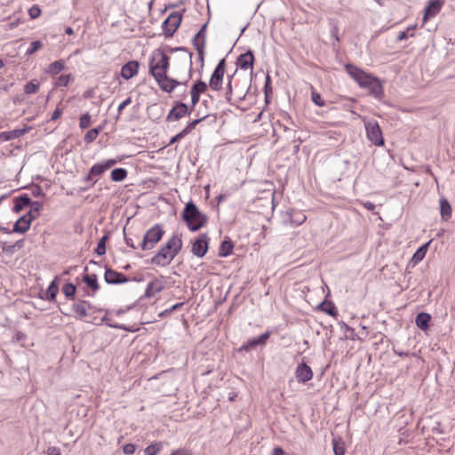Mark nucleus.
<instances>
[{"mask_svg": "<svg viewBox=\"0 0 455 455\" xmlns=\"http://www.w3.org/2000/svg\"><path fill=\"white\" fill-rule=\"evenodd\" d=\"M254 63V55L251 50L247 51L245 53L239 55L236 60V65L243 70L251 68Z\"/></svg>", "mask_w": 455, "mask_h": 455, "instance_id": "nucleus-19", "label": "nucleus"}, {"mask_svg": "<svg viewBox=\"0 0 455 455\" xmlns=\"http://www.w3.org/2000/svg\"><path fill=\"white\" fill-rule=\"evenodd\" d=\"M183 304H184L183 302L177 303V304L173 305L171 308L166 309L164 313H161L160 315H163L164 314H170L175 310H178L179 308H180L183 306Z\"/></svg>", "mask_w": 455, "mask_h": 455, "instance_id": "nucleus-55", "label": "nucleus"}, {"mask_svg": "<svg viewBox=\"0 0 455 455\" xmlns=\"http://www.w3.org/2000/svg\"><path fill=\"white\" fill-rule=\"evenodd\" d=\"M159 87L166 92H172L180 83L175 79L167 76V74L162 75L155 78Z\"/></svg>", "mask_w": 455, "mask_h": 455, "instance_id": "nucleus-14", "label": "nucleus"}, {"mask_svg": "<svg viewBox=\"0 0 455 455\" xmlns=\"http://www.w3.org/2000/svg\"><path fill=\"white\" fill-rule=\"evenodd\" d=\"M431 321V315L425 312H420L417 315L415 319V323L418 328L422 331H427L429 327V323Z\"/></svg>", "mask_w": 455, "mask_h": 455, "instance_id": "nucleus-23", "label": "nucleus"}, {"mask_svg": "<svg viewBox=\"0 0 455 455\" xmlns=\"http://www.w3.org/2000/svg\"><path fill=\"white\" fill-rule=\"evenodd\" d=\"M206 118V116L201 117V118H198V119H196L190 123L188 124V125L183 129L184 131H187V134H188L193 129H195V127L200 123L202 122L203 120H204Z\"/></svg>", "mask_w": 455, "mask_h": 455, "instance_id": "nucleus-46", "label": "nucleus"}, {"mask_svg": "<svg viewBox=\"0 0 455 455\" xmlns=\"http://www.w3.org/2000/svg\"><path fill=\"white\" fill-rule=\"evenodd\" d=\"M116 163H117V161L115 159H108L103 163H100V164H96L92 165L89 171L88 175L85 177L84 180L86 182L92 181V185H94L96 183L97 180H93V178L96 176L101 175L104 172L110 169Z\"/></svg>", "mask_w": 455, "mask_h": 455, "instance_id": "nucleus-8", "label": "nucleus"}, {"mask_svg": "<svg viewBox=\"0 0 455 455\" xmlns=\"http://www.w3.org/2000/svg\"><path fill=\"white\" fill-rule=\"evenodd\" d=\"M332 446H333L334 455H344L345 454V443L340 438L332 439Z\"/></svg>", "mask_w": 455, "mask_h": 455, "instance_id": "nucleus-36", "label": "nucleus"}, {"mask_svg": "<svg viewBox=\"0 0 455 455\" xmlns=\"http://www.w3.org/2000/svg\"><path fill=\"white\" fill-rule=\"evenodd\" d=\"M364 206L367 210L373 211L375 209V204L371 202H366Z\"/></svg>", "mask_w": 455, "mask_h": 455, "instance_id": "nucleus-63", "label": "nucleus"}, {"mask_svg": "<svg viewBox=\"0 0 455 455\" xmlns=\"http://www.w3.org/2000/svg\"><path fill=\"white\" fill-rule=\"evenodd\" d=\"M32 220H30L28 215L24 214L14 223L13 231L20 234L27 232L29 229Z\"/></svg>", "mask_w": 455, "mask_h": 455, "instance_id": "nucleus-21", "label": "nucleus"}, {"mask_svg": "<svg viewBox=\"0 0 455 455\" xmlns=\"http://www.w3.org/2000/svg\"><path fill=\"white\" fill-rule=\"evenodd\" d=\"M105 281L109 284H120L129 281V279L122 273L108 268L104 275Z\"/></svg>", "mask_w": 455, "mask_h": 455, "instance_id": "nucleus-13", "label": "nucleus"}, {"mask_svg": "<svg viewBox=\"0 0 455 455\" xmlns=\"http://www.w3.org/2000/svg\"><path fill=\"white\" fill-rule=\"evenodd\" d=\"M206 28L207 23L204 24L199 29V31L195 35L193 38V45H195V44H200L201 41H203L204 45H205Z\"/></svg>", "mask_w": 455, "mask_h": 455, "instance_id": "nucleus-37", "label": "nucleus"}, {"mask_svg": "<svg viewBox=\"0 0 455 455\" xmlns=\"http://www.w3.org/2000/svg\"><path fill=\"white\" fill-rule=\"evenodd\" d=\"M182 20V15L178 12H173L163 22L162 28L166 36H172L179 28Z\"/></svg>", "mask_w": 455, "mask_h": 455, "instance_id": "nucleus-7", "label": "nucleus"}, {"mask_svg": "<svg viewBox=\"0 0 455 455\" xmlns=\"http://www.w3.org/2000/svg\"><path fill=\"white\" fill-rule=\"evenodd\" d=\"M26 334L20 331L15 334V339L18 342H22L26 339Z\"/></svg>", "mask_w": 455, "mask_h": 455, "instance_id": "nucleus-59", "label": "nucleus"}, {"mask_svg": "<svg viewBox=\"0 0 455 455\" xmlns=\"http://www.w3.org/2000/svg\"><path fill=\"white\" fill-rule=\"evenodd\" d=\"M209 238L206 234H202L192 244V253L199 258H203L208 251Z\"/></svg>", "mask_w": 455, "mask_h": 455, "instance_id": "nucleus-11", "label": "nucleus"}, {"mask_svg": "<svg viewBox=\"0 0 455 455\" xmlns=\"http://www.w3.org/2000/svg\"><path fill=\"white\" fill-rule=\"evenodd\" d=\"M62 292L67 299L73 300L76 292V287L75 284L68 283L62 287Z\"/></svg>", "mask_w": 455, "mask_h": 455, "instance_id": "nucleus-35", "label": "nucleus"}, {"mask_svg": "<svg viewBox=\"0 0 455 455\" xmlns=\"http://www.w3.org/2000/svg\"><path fill=\"white\" fill-rule=\"evenodd\" d=\"M182 219L192 232H196L207 223V216L202 213L198 207L189 201L182 212Z\"/></svg>", "mask_w": 455, "mask_h": 455, "instance_id": "nucleus-3", "label": "nucleus"}, {"mask_svg": "<svg viewBox=\"0 0 455 455\" xmlns=\"http://www.w3.org/2000/svg\"><path fill=\"white\" fill-rule=\"evenodd\" d=\"M63 69H64L63 60H56L49 65L47 72L56 75V74H59Z\"/></svg>", "mask_w": 455, "mask_h": 455, "instance_id": "nucleus-38", "label": "nucleus"}, {"mask_svg": "<svg viewBox=\"0 0 455 455\" xmlns=\"http://www.w3.org/2000/svg\"><path fill=\"white\" fill-rule=\"evenodd\" d=\"M440 214L443 220H448L451 217L452 210L450 203L444 197H441L440 201Z\"/></svg>", "mask_w": 455, "mask_h": 455, "instance_id": "nucleus-24", "label": "nucleus"}, {"mask_svg": "<svg viewBox=\"0 0 455 455\" xmlns=\"http://www.w3.org/2000/svg\"><path fill=\"white\" fill-rule=\"evenodd\" d=\"M28 130L27 129H15L10 132H2V140H10L15 138H19L23 135Z\"/></svg>", "mask_w": 455, "mask_h": 455, "instance_id": "nucleus-33", "label": "nucleus"}, {"mask_svg": "<svg viewBox=\"0 0 455 455\" xmlns=\"http://www.w3.org/2000/svg\"><path fill=\"white\" fill-rule=\"evenodd\" d=\"M345 68L361 88L367 89L376 99L382 98L384 94L383 86L379 78L365 73L363 70L352 64H347Z\"/></svg>", "mask_w": 455, "mask_h": 455, "instance_id": "nucleus-1", "label": "nucleus"}, {"mask_svg": "<svg viewBox=\"0 0 455 455\" xmlns=\"http://www.w3.org/2000/svg\"><path fill=\"white\" fill-rule=\"evenodd\" d=\"M13 202H14L13 211L16 212H20L25 207L28 206V204L31 203V199L28 195L24 194L18 197H15L13 199Z\"/></svg>", "mask_w": 455, "mask_h": 455, "instance_id": "nucleus-25", "label": "nucleus"}, {"mask_svg": "<svg viewBox=\"0 0 455 455\" xmlns=\"http://www.w3.org/2000/svg\"><path fill=\"white\" fill-rule=\"evenodd\" d=\"M364 126L369 140H371L376 146H382L384 144V139L382 136L381 129L377 121H364Z\"/></svg>", "mask_w": 455, "mask_h": 455, "instance_id": "nucleus-6", "label": "nucleus"}, {"mask_svg": "<svg viewBox=\"0 0 455 455\" xmlns=\"http://www.w3.org/2000/svg\"><path fill=\"white\" fill-rule=\"evenodd\" d=\"M225 68L226 60L222 59L219 61L210 79L209 86L213 91H220L221 89Z\"/></svg>", "mask_w": 455, "mask_h": 455, "instance_id": "nucleus-9", "label": "nucleus"}, {"mask_svg": "<svg viewBox=\"0 0 455 455\" xmlns=\"http://www.w3.org/2000/svg\"><path fill=\"white\" fill-rule=\"evenodd\" d=\"M429 245V242L420 246L413 254L411 261L413 263V265L418 264L426 256V253L427 251V248Z\"/></svg>", "mask_w": 455, "mask_h": 455, "instance_id": "nucleus-29", "label": "nucleus"}, {"mask_svg": "<svg viewBox=\"0 0 455 455\" xmlns=\"http://www.w3.org/2000/svg\"><path fill=\"white\" fill-rule=\"evenodd\" d=\"M43 47V44L41 41L36 40L31 43L30 47L27 50L26 55L30 56L36 53Z\"/></svg>", "mask_w": 455, "mask_h": 455, "instance_id": "nucleus-43", "label": "nucleus"}, {"mask_svg": "<svg viewBox=\"0 0 455 455\" xmlns=\"http://www.w3.org/2000/svg\"><path fill=\"white\" fill-rule=\"evenodd\" d=\"M207 90V84L206 83L198 80L196 81L192 88H191V102L192 107L191 109L194 108V107L198 103L201 93L204 92Z\"/></svg>", "mask_w": 455, "mask_h": 455, "instance_id": "nucleus-16", "label": "nucleus"}, {"mask_svg": "<svg viewBox=\"0 0 455 455\" xmlns=\"http://www.w3.org/2000/svg\"><path fill=\"white\" fill-rule=\"evenodd\" d=\"M171 455H188L187 451L183 449L174 451Z\"/></svg>", "mask_w": 455, "mask_h": 455, "instance_id": "nucleus-62", "label": "nucleus"}, {"mask_svg": "<svg viewBox=\"0 0 455 455\" xmlns=\"http://www.w3.org/2000/svg\"><path fill=\"white\" fill-rule=\"evenodd\" d=\"M91 124V116L88 113H85L80 116L79 120V127L81 129H86Z\"/></svg>", "mask_w": 455, "mask_h": 455, "instance_id": "nucleus-44", "label": "nucleus"}, {"mask_svg": "<svg viewBox=\"0 0 455 455\" xmlns=\"http://www.w3.org/2000/svg\"><path fill=\"white\" fill-rule=\"evenodd\" d=\"M136 447L132 443H127L123 447L124 454L132 455L135 452Z\"/></svg>", "mask_w": 455, "mask_h": 455, "instance_id": "nucleus-53", "label": "nucleus"}, {"mask_svg": "<svg viewBox=\"0 0 455 455\" xmlns=\"http://www.w3.org/2000/svg\"><path fill=\"white\" fill-rule=\"evenodd\" d=\"M70 80V75H62L58 78L57 85L67 86Z\"/></svg>", "mask_w": 455, "mask_h": 455, "instance_id": "nucleus-51", "label": "nucleus"}, {"mask_svg": "<svg viewBox=\"0 0 455 455\" xmlns=\"http://www.w3.org/2000/svg\"><path fill=\"white\" fill-rule=\"evenodd\" d=\"M124 239H125V243H126V244L128 246H130V247H132L133 249L136 248V246H135V244H134V243H133L132 238L125 236Z\"/></svg>", "mask_w": 455, "mask_h": 455, "instance_id": "nucleus-61", "label": "nucleus"}, {"mask_svg": "<svg viewBox=\"0 0 455 455\" xmlns=\"http://www.w3.org/2000/svg\"><path fill=\"white\" fill-rule=\"evenodd\" d=\"M187 135V131H184L182 130L180 132H179L177 135L173 136L170 142H169V145H172L178 141H180L181 139H183L185 136Z\"/></svg>", "mask_w": 455, "mask_h": 455, "instance_id": "nucleus-52", "label": "nucleus"}, {"mask_svg": "<svg viewBox=\"0 0 455 455\" xmlns=\"http://www.w3.org/2000/svg\"><path fill=\"white\" fill-rule=\"evenodd\" d=\"M83 281L87 284V286H89L92 290L93 292L97 291L100 289L98 278L95 274L84 275Z\"/></svg>", "mask_w": 455, "mask_h": 455, "instance_id": "nucleus-30", "label": "nucleus"}, {"mask_svg": "<svg viewBox=\"0 0 455 455\" xmlns=\"http://www.w3.org/2000/svg\"><path fill=\"white\" fill-rule=\"evenodd\" d=\"M312 101L319 107H323L325 105L324 100L322 99L321 95L317 92H312Z\"/></svg>", "mask_w": 455, "mask_h": 455, "instance_id": "nucleus-47", "label": "nucleus"}, {"mask_svg": "<svg viewBox=\"0 0 455 455\" xmlns=\"http://www.w3.org/2000/svg\"><path fill=\"white\" fill-rule=\"evenodd\" d=\"M100 130H101L100 127L93 128V129L89 130L86 132V134L84 135V140L86 143H92V141H94L96 140V138L98 137Z\"/></svg>", "mask_w": 455, "mask_h": 455, "instance_id": "nucleus-39", "label": "nucleus"}, {"mask_svg": "<svg viewBox=\"0 0 455 455\" xmlns=\"http://www.w3.org/2000/svg\"><path fill=\"white\" fill-rule=\"evenodd\" d=\"M47 455H60V449L56 447H49L47 450Z\"/></svg>", "mask_w": 455, "mask_h": 455, "instance_id": "nucleus-57", "label": "nucleus"}, {"mask_svg": "<svg viewBox=\"0 0 455 455\" xmlns=\"http://www.w3.org/2000/svg\"><path fill=\"white\" fill-rule=\"evenodd\" d=\"M194 47L196 48V50L198 53L199 60L201 61V63L203 65L204 59V47H205V45H204V42L201 41L200 44H195Z\"/></svg>", "mask_w": 455, "mask_h": 455, "instance_id": "nucleus-45", "label": "nucleus"}, {"mask_svg": "<svg viewBox=\"0 0 455 455\" xmlns=\"http://www.w3.org/2000/svg\"><path fill=\"white\" fill-rule=\"evenodd\" d=\"M39 89V83L36 80L28 82L24 88L27 94L36 93Z\"/></svg>", "mask_w": 455, "mask_h": 455, "instance_id": "nucleus-42", "label": "nucleus"}, {"mask_svg": "<svg viewBox=\"0 0 455 455\" xmlns=\"http://www.w3.org/2000/svg\"><path fill=\"white\" fill-rule=\"evenodd\" d=\"M295 374L298 381L301 383H305L313 378L311 368L305 363L298 365Z\"/></svg>", "mask_w": 455, "mask_h": 455, "instance_id": "nucleus-17", "label": "nucleus"}, {"mask_svg": "<svg viewBox=\"0 0 455 455\" xmlns=\"http://www.w3.org/2000/svg\"><path fill=\"white\" fill-rule=\"evenodd\" d=\"M169 68V56L163 50H156L149 61V72L154 78L167 73Z\"/></svg>", "mask_w": 455, "mask_h": 455, "instance_id": "nucleus-4", "label": "nucleus"}, {"mask_svg": "<svg viewBox=\"0 0 455 455\" xmlns=\"http://www.w3.org/2000/svg\"><path fill=\"white\" fill-rule=\"evenodd\" d=\"M103 321H106L107 322V324L110 327H113V328H116V329H120V330H124V331H133V330H131L129 328H126L124 325L123 324H118V323H113L110 319L107 318V317H103L102 319Z\"/></svg>", "mask_w": 455, "mask_h": 455, "instance_id": "nucleus-49", "label": "nucleus"}, {"mask_svg": "<svg viewBox=\"0 0 455 455\" xmlns=\"http://www.w3.org/2000/svg\"><path fill=\"white\" fill-rule=\"evenodd\" d=\"M272 455H284V451L281 447H275L273 450Z\"/></svg>", "mask_w": 455, "mask_h": 455, "instance_id": "nucleus-60", "label": "nucleus"}, {"mask_svg": "<svg viewBox=\"0 0 455 455\" xmlns=\"http://www.w3.org/2000/svg\"><path fill=\"white\" fill-rule=\"evenodd\" d=\"M318 307L331 316H336L338 315L337 307L332 301L324 300Z\"/></svg>", "mask_w": 455, "mask_h": 455, "instance_id": "nucleus-27", "label": "nucleus"}, {"mask_svg": "<svg viewBox=\"0 0 455 455\" xmlns=\"http://www.w3.org/2000/svg\"><path fill=\"white\" fill-rule=\"evenodd\" d=\"M331 34H332V36H334L335 40L339 42V36H338V28H337L336 27H334V28H332V30H331Z\"/></svg>", "mask_w": 455, "mask_h": 455, "instance_id": "nucleus-64", "label": "nucleus"}, {"mask_svg": "<svg viewBox=\"0 0 455 455\" xmlns=\"http://www.w3.org/2000/svg\"><path fill=\"white\" fill-rule=\"evenodd\" d=\"M161 448H162L161 443H154L148 445L145 449L144 452L146 455H156L161 451Z\"/></svg>", "mask_w": 455, "mask_h": 455, "instance_id": "nucleus-41", "label": "nucleus"}, {"mask_svg": "<svg viewBox=\"0 0 455 455\" xmlns=\"http://www.w3.org/2000/svg\"><path fill=\"white\" fill-rule=\"evenodd\" d=\"M192 109L188 110V106L185 103L178 102L176 105L170 110L169 114L166 116L167 121H177L186 115L190 114Z\"/></svg>", "mask_w": 455, "mask_h": 455, "instance_id": "nucleus-12", "label": "nucleus"}, {"mask_svg": "<svg viewBox=\"0 0 455 455\" xmlns=\"http://www.w3.org/2000/svg\"><path fill=\"white\" fill-rule=\"evenodd\" d=\"M127 177V171L124 168H116L111 172V180L116 182L123 181Z\"/></svg>", "mask_w": 455, "mask_h": 455, "instance_id": "nucleus-34", "label": "nucleus"}, {"mask_svg": "<svg viewBox=\"0 0 455 455\" xmlns=\"http://www.w3.org/2000/svg\"><path fill=\"white\" fill-rule=\"evenodd\" d=\"M307 217L300 212L294 209H290L283 213V223L285 226H299L305 222Z\"/></svg>", "mask_w": 455, "mask_h": 455, "instance_id": "nucleus-10", "label": "nucleus"}, {"mask_svg": "<svg viewBox=\"0 0 455 455\" xmlns=\"http://www.w3.org/2000/svg\"><path fill=\"white\" fill-rule=\"evenodd\" d=\"M164 289V285L162 281L157 278H155L151 281L145 291V297L150 298L155 294L161 292Z\"/></svg>", "mask_w": 455, "mask_h": 455, "instance_id": "nucleus-22", "label": "nucleus"}, {"mask_svg": "<svg viewBox=\"0 0 455 455\" xmlns=\"http://www.w3.org/2000/svg\"><path fill=\"white\" fill-rule=\"evenodd\" d=\"M62 114V110L60 108H56L51 117V120H57Z\"/></svg>", "mask_w": 455, "mask_h": 455, "instance_id": "nucleus-58", "label": "nucleus"}, {"mask_svg": "<svg viewBox=\"0 0 455 455\" xmlns=\"http://www.w3.org/2000/svg\"><path fill=\"white\" fill-rule=\"evenodd\" d=\"M411 28H408L406 31H402L398 34L397 36V40L398 41H403V40H405L409 37V34L408 32L411 30Z\"/></svg>", "mask_w": 455, "mask_h": 455, "instance_id": "nucleus-56", "label": "nucleus"}, {"mask_svg": "<svg viewBox=\"0 0 455 455\" xmlns=\"http://www.w3.org/2000/svg\"><path fill=\"white\" fill-rule=\"evenodd\" d=\"M108 239V235H103L100 239L98 245L95 249V253L98 254L99 256H102L106 253V243H107Z\"/></svg>", "mask_w": 455, "mask_h": 455, "instance_id": "nucleus-40", "label": "nucleus"}, {"mask_svg": "<svg viewBox=\"0 0 455 455\" xmlns=\"http://www.w3.org/2000/svg\"><path fill=\"white\" fill-rule=\"evenodd\" d=\"M132 103V98L131 97H128L126 100H124L119 106H118V108H117V111H118V116L122 113V111L124 109V108H126L128 105H130Z\"/></svg>", "mask_w": 455, "mask_h": 455, "instance_id": "nucleus-54", "label": "nucleus"}, {"mask_svg": "<svg viewBox=\"0 0 455 455\" xmlns=\"http://www.w3.org/2000/svg\"><path fill=\"white\" fill-rule=\"evenodd\" d=\"M28 14L31 19L38 18L41 14V9L39 8L38 5L35 4L29 8Z\"/></svg>", "mask_w": 455, "mask_h": 455, "instance_id": "nucleus-48", "label": "nucleus"}, {"mask_svg": "<svg viewBox=\"0 0 455 455\" xmlns=\"http://www.w3.org/2000/svg\"><path fill=\"white\" fill-rule=\"evenodd\" d=\"M164 234L160 225L156 224L149 228L143 236L140 247L143 251L153 249L156 243L162 239Z\"/></svg>", "mask_w": 455, "mask_h": 455, "instance_id": "nucleus-5", "label": "nucleus"}, {"mask_svg": "<svg viewBox=\"0 0 455 455\" xmlns=\"http://www.w3.org/2000/svg\"><path fill=\"white\" fill-rule=\"evenodd\" d=\"M269 331H266L262 333L260 336L254 338L252 339H250L246 344H243L240 348L239 351H249L251 348L255 347L259 345H264L267 339L269 338Z\"/></svg>", "mask_w": 455, "mask_h": 455, "instance_id": "nucleus-18", "label": "nucleus"}, {"mask_svg": "<svg viewBox=\"0 0 455 455\" xmlns=\"http://www.w3.org/2000/svg\"><path fill=\"white\" fill-rule=\"evenodd\" d=\"M87 301L82 300L73 305L72 308L76 313L77 318L83 319L88 315L87 309L85 307Z\"/></svg>", "mask_w": 455, "mask_h": 455, "instance_id": "nucleus-28", "label": "nucleus"}, {"mask_svg": "<svg viewBox=\"0 0 455 455\" xmlns=\"http://www.w3.org/2000/svg\"><path fill=\"white\" fill-rule=\"evenodd\" d=\"M31 193L32 196L35 197H41L44 196L43 188L38 185H36L31 188Z\"/></svg>", "mask_w": 455, "mask_h": 455, "instance_id": "nucleus-50", "label": "nucleus"}, {"mask_svg": "<svg viewBox=\"0 0 455 455\" xmlns=\"http://www.w3.org/2000/svg\"><path fill=\"white\" fill-rule=\"evenodd\" d=\"M442 8V3L439 0H430L425 8L424 21L427 19L435 17Z\"/></svg>", "mask_w": 455, "mask_h": 455, "instance_id": "nucleus-20", "label": "nucleus"}, {"mask_svg": "<svg viewBox=\"0 0 455 455\" xmlns=\"http://www.w3.org/2000/svg\"><path fill=\"white\" fill-rule=\"evenodd\" d=\"M182 249V240L173 235L157 253L151 258L150 262L159 267L168 266Z\"/></svg>", "mask_w": 455, "mask_h": 455, "instance_id": "nucleus-2", "label": "nucleus"}, {"mask_svg": "<svg viewBox=\"0 0 455 455\" xmlns=\"http://www.w3.org/2000/svg\"><path fill=\"white\" fill-rule=\"evenodd\" d=\"M139 68L140 63L137 60L128 61L121 68V76L125 80H129L138 74Z\"/></svg>", "mask_w": 455, "mask_h": 455, "instance_id": "nucleus-15", "label": "nucleus"}, {"mask_svg": "<svg viewBox=\"0 0 455 455\" xmlns=\"http://www.w3.org/2000/svg\"><path fill=\"white\" fill-rule=\"evenodd\" d=\"M233 249V243L230 240H224L220 244L219 254L222 257H227L232 253Z\"/></svg>", "mask_w": 455, "mask_h": 455, "instance_id": "nucleus-32", "label": "nucleus"}, {"mask_svg": "<svg viewBox=\"0 0 455 455\" xmlns=\"http://www.w3.org/2000/svg\"><path fill=\"white\" fill-rule=\"evenodd\" d=\"M28 207H29V211L26 213V215H28L30 220H34L39 216L40 212L43 209V204L38 201H31Z\"/></svg>", "mask_w": 455, "mask_h": 455, "instance_id": "nucleus-26", "label": "nucleus"}, {"mask_svg": "<svg viewBox=\"0 0 455 455\" xmlns=\"http://www.w3.org/2000/svg\"><path fill=\"white\" fill-rule=\"evenodd\" d=\"M58 291H59V287H58V284L56 283V278H55L53 281H52V283H50V285L47 288L46 299L49 301L55 300Z\"/></svg>", "mask_w": 455, "mask_h": 455, "instance_id": "nucleus-31", "label": "nucleus"}]
</instances>
